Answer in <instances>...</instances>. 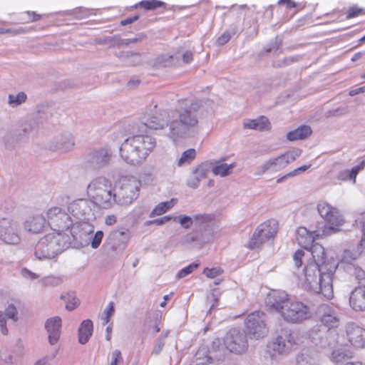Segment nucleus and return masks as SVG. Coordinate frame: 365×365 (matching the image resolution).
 Segmentation results:
<instances>
[{
    "label": "nucleus",
    "instance_id": "obj_1",
    "mask_svg": "<svg viewBox=\"0 0 365 365\" xmlns=\"http://www.w3.org/2000/svg\"><path fill=\"white\" fill-rule=\"evenodd\" d=\"M203 114L201 101H186L183 106L172 110V118L166 133L167 136L175 143L192 136L198 128L199 120Z\"/></svg>",
    "mask_w": 365,
    "mask_h": 365
},
{
    "label": "nucleus",
    "instance_id": "obj_2",
    "mask_svg": "<svg viewBox=\"0 0 365 365\" xmlns=\"http://www.w3.org/2000/svg\"><path fill=\"white\" fill-rule=\"evenodd\" d=\"M337 267L336 260L322 264V267L307 262L299 277V282L304 289L321 293L326 298L331 299L333 297V277Z\"/></svg>",
    "mask_w": 365,
    "mask_h": 365
},
{
    "label": "nucleus",
    "instance_id": "obj_3",
    "mask_svg": "<svg viewBox=\"0 0 365 365\" xmlns=\"http://www.w3.org/2000/svg\"><path fill=\"white\" fill-rule=\"evenodd\" d=\"M68 212L61 206L53 205L48 207L45 211L48 226L53 230L52 232L68 236L69 240L81 244L83 241L86 242L87 237L93 232V226L84 223L80 230L79 225L74 223Z\"/></svg>",
    "mask_w": 365,
    "mask_h": 365
},
{
    "label": "nucleus",
    "instance_id": "obj_4",
    "mask_svg": "<svg viewBox=\"0 0 365 365\" xmlns=\"http://www.w3.org/2000/svg\"><path fill=\"white\" fill-rule=\"evenodd\" d=\"M271 307L289 324H300L312 317L310 307L292 299L283 291H274L269 295Z\"/></svg>",
    "mask_w": 365,
    "mask_h": 365
},
{
    "label": "nucleus",
    "instance_id": "obj_5",
    "mask_svg": "<svg viewBox=\"0 0 365 365\" xmlns=\"http://www.w3.org/2000/svg\"><path fill=\"white\" fill-rule=\"evenodd\" d=\"M72 240L58 232H49L42 237L34 247V256L40 261L56 260Z\"/></svg>",
    "mask_w": 365,
    "mask_h": 365
},
{
    "label": "nucleus",
    "instance_id": "obj_6",
    "mask_svg": "<svg viewBox=\"0 0 365 365\" xmlns=\"http://www.w3.org/2000/svg\"><path fill=\"white\" fill-rule=\"evenodd\" d=\"M86 192L95 205L107 209L115 202L113 184L106 178L98 177L92 180L87 186Z\"/></svg>",
    "mask_w": 365,
    "mask_h": 365
},
{
    "label": "nucleus",
    "instance_id": "obj_7",
    "mask_svg": "<svg viewBox=\"0 0 365 365\" xmlns=\"http://www.w3.org/2000/svg\"><path fill=\"white\" fill-rule=\"evenodd\" d=\"M140 181L133 176L122 177L118 181V187L114 192L115 202L120 205H129L138 197Z\"/></svg>",
    "mask_w": 365,
    "mask_h": 365
},
{
    "label": "nucleus",
    "instance_id": "obj_8",
    "mask_svg": "<svg viewBox=\"0 0 365 365\" xmlns=\"http://www.w3.org/2000/svg\"><path fill=\"white\" fill-rule=\"evenodd\" d=\"M95 204L91 200L79 198L68 204L67 211L78 220L74 223L79 225L81 230L83 224H91L89 221L95 219Z\"/></svg>",
    "mask_w": 365,
    "mask_h": 365
},
{
    "label": "nucleus",
    "instance_id": "obj_9",
    "mask_svg": "<svg viewBox=\"0 0 365 365\" xmlns=\"http://www.w3.org/2000/svg\"><path fill=\"white\" fill-rule=\"evenodd\" d=\"M302 154V150L294 149L288 150L278 156L270 158L256 170V175H262L265 173H273L282 170L288 165L293 163Z\"/></svg>",
    "mask_w": 365,
    "mask_h": 365
},
{
    "label": "nucleus",
    "instance_id": "obj_10",
    "mask_svg": "<svg viewBox=\"0 0 365 365\" xmlns=\"http://www.w3.org/2000/svg\"><path fill=\"white\" fill-rule=\"evenodd\" d=\"M302 343V337L297 331L284 329L273 341L272 349L279 354H288L297 349Z\"/></svg>",
    "mask_w": 365,
    "mask_h": 365
},
{
    "label": "nucleus",
    "instance_id": "obj_11",
    "mask_svg": "<svg viewBox=\"0 0 365 365\" xmlns=\"http://www.w3.org/2000/svg\"><path fill=\"white\" fill-rule=\"evenodd\" d=\"M172 118V110H167L158 108L157 105L150 106L143 118L145 127L153 130H163L169 128Z\"/></svg>",
    "mask_w": 365,
    "mask_h": 365
},
{
    "label": "nucleus",
    "instance_id": "obj_12",
    "mask_svg": "<svg viewBox=\"0 0 365 365\" xmlns=\"http://www.w3.org/2000/svg\"><path fill=\"white\" fill-rule=\"evenodd\" d=\"M277 229L278 222L275 220L271 219L261 223L256 227L247 247L251 250L259 248L267 241L274 237Z\"/></svg>",
    "mask_w": 365,
    "mask_h": 365
},
{
    "label": "nucleus",
    "instance_id": "obj_13",
    "mask_svg": "<svg viewBox=\"0 0 365 365\" xmlns=\"http://www.w3.org/2000/svg\"><path fill=\"white\" fill-rule=\"evenodd\" d=\"M141 142L138 139L137 135H135L125 139L121 144L120 155L125 163L135 165L144 161L143 158L144 150H139Z\"/></svg>",
    "mask_w": 365,
    "mask_h": 365
},
{
    "label": "nucleus",
    "instance_id": "obj_14",
    "mask_svg": "<svg viewBox=\"0 0 365 365\" xmlns=\"http://www.w3.org/2000/svg\"><path fill=\"white\" fill-rule=\"evenodd\" d=\"M335 232L336 229L334 227L327 225L319 226L312 232H309L306 227H300L296 231V238L299 246L308 250L316 238L329 236Z\"/></svg>",
    "mask_w": 365,
    "mask_h": 365
},
{
    "label": "nucleus",
    "instance_id": "obj_15",
    "mask_svg": "<svg viewBox=\"0 0 365 365\" xmlns=\"http://www.w3.org/2000/svg\"><path fill=\"white\" fill-rule=\"evenodd\" d=\"M223 341L227 349L237 354L245 353L248 347L245 332L237 329H230L226 334Z\"/></svg>",
    "mask_w": 365,
    "mask_h": 365
},
{
    "label": "nucleus",
    "instance_id": "obj_16",
    "mask_svg": "<svg viewBox=\"0 0 365 365\" xmlns=\"http://www.w3.org/2000/svg\"><path fill=\"white\" fill-rule=\"evenodd\" d=\"M245 327L251 338H263L267 333L265 324V315L261 312H254L247 317Z\"/></svg>",
    "mask_w": 365,
    "mask_h": 365
},
{
    "label": "nucleus",
    "instance_id": "obj_17",
    "mask_svg": "<svg viewBox=\"0 0 365 365\" xmlns=\"http://www.w3.org/2000/svg\"><path fill=\"white\" fill-rule=\"evenodd\" d=\"M317 210L319 215L325 220L328 226H332L336 229L344 224V220L341 212L335 207L326 201H320L317 204ZM324 225L322 224V226Z\"/></svg>",
    "mask_w": 365,
    "mask_h": 365
},
{
    "label": "nucleus",
    "instance_id": "obj_18",
    "mask_svg": "<svg viewBox=\"0 0 365 365\" xmlns=\"http://www.w3.org/2000/svg\"><path fill=\"white\" fill-rule=\"evenodd\" d=\"M0 240L6 245L20 243L21 237L16 222L9 218L0 219Z\"/></svg>",
    "mask_w": 365,
    "mask_h": 365
},
{
    "label": "nucleus",
    "instance_id": "obj_19",
    "mask_svg": "<svg viewBox=\"0 0 365 365\" xmlns=\"http://www.w3.org/2000/svg\"><path fill=\"white\" fill-rule=\"evenodd\" d=\"M112 153L110 150L106 148H101L94 150L88 153L86 160L88 165L95 170H98L106 166L110 160Z\"/></svg>",
    "mask_w": 365,
    "mask_h": 365
},
{
    "label": "nucleus",
    "instance_id": "obj_20",
    "mask_svg": "<svg viewBox=\"0 0 365 365\" xmlns=\"http://www.w3.org/2000/svg\"><path fill=\"white\" fill-rule=\"evenodd\" d=\"M321 322L329 329L337 327L339 318L336 308L329 304H322L318 309Z\"/></svg>",
    "mask_w": 365,
    "mask_h": 365
},
{
    "label": "nucleus",
    "instance_id": "obj_21",
    "mask_svg": "<svg viewBox=\"0 0 365 365\" xmlns=\"http://www.w3.org/2000/svg\"><path fill=\"white\" fill-rule=\"evenodd\" d=\"M74 138L70 133H64L56 136L51 143L50 149L53 151L67 152L73 148Z\"/></svg>",
    "mask_w": 365,
    "mask_h": 365
},
{
    "label": "nucleus",
    "instance_id": "obj_22",
    "mask_svg": "<svg viewBox=\"0 0 365 365\" xmlns=\"http://www.w3.org/2000/svg\"><path fill=\"white\" fill-rule=\"evenodd\" d=\"M346 329L348 340L354 346L365 347V329L352 322L346 325Z\"/></svg>",
    "mask_w": 365,
    "mask_h": 365
},
{
    "label": "nucleus",
    "instance_id": "obj_23",
    "mask_svg": "<svg viewBox=\"0 0 365 365\" xmlns=\"http://www.w3.org/2000/svg\"><path fill=\"white\" fill-rule=\"evenodd\" d=\"M329 334L328 330L321 329L319 326L314 327L308 333L312 342L319 349H325L331 346V341L329 340Z\"/></svg>",
    "mask_w": 365,
    "mask_h": 365
},
{
    "label": "nucleus",
    "instance_id": "obj_24",
    "mask_svg": "<svg viewBox=\"0 0 365 365\" xmlns=\"http://www.w3.org/2000/svg\"><path fill=\"white\" fill-rule=\"evenodd\" d=\"M329 334L328 330L321 329L319 326L314 327L308 333L312 342L319 349H325L331 346V341L329 340Z\"/></svg>",
    "mask_w": 365,
    "mask_h": 365
},
{
    "label": "nucleus",
    "instance_id": "obj_25",
    "mask_svg": "<svg viewBox=\"0 0 365 365\" xmlns=\"http://www.w3.org/2000/svg\"><path fill=\"white\" fill-rule=\"evenodd\" d=\"M62 320L60 317L48 318L45 322V329L48 334V341L51 345L56 344L60 338Z\"/></svg>",
    "mask_w": 365,
    "mask_h": 365
},
{
    "label": "nucleus",
    "instance_id": "obj_26",
    "mask_svg": "<svg viewBox=\"0 0 365 365\" xmlns=\"http://www.w3.org/2000/svg\"><path fill=\"white\" fill-rule=\"evenodd\" d=\"M46 217L43 215H35L29 217L24 222V228L33 234H39L47 227Z\"/></svg>",
    "mask_w": 365,
    "mask_h": 365
},
{
    "label": "nucleus",
    "instance_id": "obj_27",
    "mask_svg": "<svg viewBox=\"0 0 365 365\" xmlns=\"http://www.w3.org/2000/svg\"><path fill=\"white\" fill-rule=\"evenodd\" d=\"M307 250L312 257L307 262L316 263L319 267H322V264H327L330 261L335 260L332 257L327 259L324 247L318 243H312Z\"/></svg>",
    "mask_w": 365,
    "mask_h": 365
},
{
    "label": "nucleus",
    "instance_id": "obj_28",
    "mask_svg": "<svg viewBox=\"0 0 365 365\" xmlns=\"http://www.w3.org/2000/svg\"><path fill=\"white\" fill-rule=\"evenodd\" d=\"M349 304L355 311H365V288L358 287L352 291L349 298Z\"/></svg>",
    "mask_w": 365,
    "mask_h": 365
},
{
    "label": "nucleus",
    "instance_id": "obj_29",
    "mask_svg": "<svg viewBox=\"0 0 365 365\" xmlns=\"http://www.w3.org/2000/svg\"><path fill=\"white\" fill-rule=\"evenodd\" d=\"M319 354L313 349H303L297 356V365H318Z\"/></svg>",
    "mask_w": 365,
    "mask_h": 365
},
{
    "label": "nucleus",
    "instance_id": "obj_30",
    "mask_svg": "<svg viewBox=\"0 0 365 365\" xmlns=\"http://www.w3.org/2000/svg\"><path fill=\"white\" fill-rule=\"evenodd\" d=\"M7 319L13 322L17 320V310L12 304L9 305L4 312L0 311V331L4 335H6L9 332L6 327Z\"/></svg>",
    "mask_w": 365,
    "mask_h": 365
},
{
    "label": "nucleus",
    "instance_id": "obj_31",
    "mask_svg": "<svg viewBox=\"0 0 365 365\" xmlns=\"http://www.w3.org/2000/svg\"><path fill=\"white\" fill-rule=\"evenodd\" d=\"M243 126L246 129L259 131H267L271 129V123L264 116H260L256 119H246L243 122Z\"/></svg>",
    "mask_w": 365,
    "mask_h": 365
},
{
    "label": "nucleus",
    "instance_id": "obj_32",
    "mask_svg": "<svg viewBox=\"0 0 365 365\" xmlns=\"http://www.w3.org/2000/svg\"><path fill=\"white\" fill-rule=\"evenodd\" d=\"M365 168V160H362L359 165L354 166L351 170L345 169L340 170L336 177L339 180H351L354 184L358 173Z\"/></svg>",
    "mask_w": 365,
    "mask_h": 365
},
{
    "label": "nucleus",
    "instance_id": "obj_33",
    "mask_svg": "<svg viewBox=\"0 0 365 365\" xmlns=\"http://www.w3.org/2000/svg\"><path fill=\"white\" fill-rule=\"evenodd\" d=\"M93 330L92 321L90 319L83 320L78 330V342L81 344H86L92 336Z\"/></svg>",
    "mask_w": 365,
    "mask_h": 365
},
{
    "label": "nucleus",
    "instance_id": "obj_34",
    "mask_svg": "<svg viewBox=\"0 0 365 365\" xmlns=\"http://www.w3.org/2000/svg\"><path fill=\"white\" fill-rule=\"evenodd\" d=\"M137 137L140 141H142L139 145V150H144L143 158L145 160L155 148L156 141L154 138L148 135H137Z\"/></svg>",
    "mask_w": 365,
    "mask_h": 365
},
{
    "label": "nucleus",
    "instance_id": "obj_35",
    "mask_svg": "<svg viewBox=\"0 0 365 365\" xmlns=\"http://www.w3.org/2000/svg\"><path fill=\"white\" fill-rule=\"evenodd\" d=\"M311 133L312 129L309 126L301 125L299 128L287 133V138L290 141L302 140L309 136Z\"/></svg>",
    "mask_w": 365,
    "mask_h": 365
},
{
    "label": "nucleus",
    "instance_id": "obj_36",
    "mask_svg": "<svg viewBox=\"0 0 365 365\" xmlns=\"http://www.w3.org/2000/svg\"><path fill=\"white\" fill-rule=\"evenodd\" d=\"M236 167V163L230 164L217 162L212 168V172L215 175L220 177H226L232 173L233 169Z\"/></svg>",
    "mask_w": 365,
    "mask_h": 365
},
{
    "label": "nucleus",
    "instance_id": "obj_37",
    "mask_svg": "<svg viewBox=\"0 0 365 365\" xmlns=\"http://www.w3.org/2000/svg\"><path fill=\"white\" fill-rule=\"evenodd\" d=\"M176 201L175 199H171L169 201L162 202L158 204L150 213V217L156 215H161L170 210L175 204Z\"/></svg>",
    "mask_w": 365,
    "mask_h": 365
},
{
    "label": "nucleus",
    "instance_id": "obj_38",
    "mask_svg": "<svg viewBox=\"0 0 365 365\" xmlns=\"http://www.w3.org/2000/svg\"><path fill=\"white\" fill-rule=\"evenodd\" d=\"M27 99V96L24 92H19L15 94H9L8 96V104L13 108L17 107Z\"/></svg>",
    "mask_w": 365,
    "mask_h": 365
},
{
    "label": "nucleus",
    "instance_id": "obj_39",
    "mask_svg": "<svg viewBox=\"0 0 365 365\" xmlns=\"http://www.w3.org/2000/svg\"><path fill=\"white\" fill-rule=\"evenodd\" d=\"M204 349H200L197 351L194 359L192 360L190 365H207L211 363V357L207 356Z\"/></svg>",
    "mask_w": 365,
    "mask_h": 365
},
{
    "label": "nucleus",
    "instance_id": "obj_40",
    "mask_svg": "<svg viewBox=\"0 0 365 365\" xmlns=\"http://www.w3.org/2000/svg\"><path fill=\"white\" fill-rule=\"evenodd\" d=\"M361 250L359 248L357 250L353 249H347L344 251L343 255L341 257V262L351 264L353 261L356 259L360 255Z\"/></svg>",
    "mask_w": 365,
    "mask_h": 365
},
{
    "label": "nucleus",
    "instance_id": "obj_41",
    "mask_svg": "<svg viewBox=\"0 0 365 365\" xmlns=\"http://www.w3.org/2000/svg\"><path fill=\"white\" fill-rule=\"evenodd\" d=\"M196 156V151L193 148H190L184 151L178 161V166L181 167L192 161Z\"/></svg>",
    "mask_w": 365,
    "mask_h": 365
},
{
    "label": "nucleus",
    "instance_id": "obj_42",
    "mask_svg": "<svg viewBox=\"0 0 365 365\" xmlns=\"http://www.w3.org/2000/svg\"><path fill=\"white\" fill-rule=\"evenodd\" d=\"M126 64L130 66H136L140 63L141 58L140 54L138 53L124 52L120 56Z\"/></svg>",
    "mask_w": 365,
    "mask_h": 365
},
{
    "label": "nucleus",
    "instance_id": "obj_43",
    "mask_svg": "<svg viewBox=\"0 0 365 365\" xmlns=\"http://www.w3.org/2000/svg\"><path fill=\"white\" fill-rule=\"evenodd\" d=\"M66 13L68 15L73 16L76 19H83L87 18L93 14L91 9L83 7L76 8L73 10L68 11Z\"/></svg>",
    "mask_w": 365,
    "mask_h": 365
},
{
    "label": "nucleus",
    "instance_id": "obj_44",
    "mask_svg": "<svg viewBox=\"0 0 365 365\" xmlns=\"http://www.w3.org/2000/svg\"><path fill=\"white\" fill-rule=\"evenodd\" d=\"M165 3L158 0H144L135 5V7L140 6L146 10H154L158 7L163 6Z\"/></svg>",
    "mask_w": 365,
    "mask_h": 365
},
{
    "label": "nucleus",
    "instance_id": "obj_45",
    "mask_svg": "<svg viewBox=\"0 0 365 365\" xmlns=\"http://www.w3.org/2000/svg\"><path fill=\"white\" fill-rule=\"evenodd\" d=\"M209 170L208 165L205 163L199 165L192 172V175H195L200 181L205 178L207 173Z\"/></svg>",
    "mask_w": 365,
    "mask_h": 365
},
{
    "label": "nucleus",
    "instance_id": "obj_46",
    "mask_svg": "<svg viewBox=\"0 0 365 365\" xmlns=\"http://www.w3.org/2000/svg\"><path fill=\"white\" fill-rule=\"evenodd\" d=\"M41 282L46 287H56L60 285L63 280L60 277L47 276L41 279Z\"/></svg>",
    "mask_w": 365,
    "mask_h": 365
},
{
    "label": "nucleus",
    "instance_id": "obj_47",
    "mask_svg": "<svg viewBox=\"0 0 365 365\" xmlns=\"http://www.w3.org/2000/svg\"><path fill=\"white\" fill-rule=\"evenodd\" d=\"M199 264L197 263H192L189 264L188 266L181 269L177 274L176 277L178 279H182L185 277L187 275L192 273L197 267Z\"/></svg>",
    "mask_w": 365,
    "mask_h": 365
},
{
    "label": "nucleus",
    "instance_id": "obj_48",
    "mask_svg": "<svg viewBox=\"0 0 365 365\" xmlns=\"http://www.w3.org/2000/svg\"><path fill=\"white\" fill-rule=\"evenodd\" d=\"M114 312V303L110 302H109L108 307L103 312V316L102 317L103 324L109 323L110 318L113 315Z\"/></svg>",
    "mask_w": 365,
    "mask_h": 365
},
{
    "label": "nucleus",
    "instance_id": "obj_49",
    "mask_svg": "<svg viewBox=\"0 0 365 365\" xmlns=\"http://www.w3.org/2000/svg\"><path fill=\"white\" fill-rule=\"evenodd\" d=\"M123 361L122 354L120 350H114L110 355L109 365H120Z\"/></svg>",
    "mask_w": 365,
    "mask_h": 365
},
{
    "label": "nucleus",
    "instance_id": "obj_50",
    "mask_svg": "<svg viewBox=\"0 0 365 365\" xmlns=\"http://www.w3.org/2000/svg\"><path fill=\"white\" fill-rule=\"evenodd\" d=\"M223 272V270L220 267H212V268H205L203 270V274H205L209 278H215L219 275H220Z\"/></svg>",
    "mask_w": 365,
    "mask_h": 365
},
{
    "label": "nucleus",
    "instance_id": "obj_51",
    "mask_svg": "<svg viewBox=\"0 0 365 365\" xmlns=\"http://www.w3.org/2000/svg\"><path fill=\"white\" fill-rule=\"evenodd\" d=\"M103 237V232L102 231H97L94 235L92 237V240L91 242V245L92 248L96 249L98 248L102 241V239Z\"/></svg>",
    "mask_w": 365,
    "mask_h": 365
},
{
    "label": "nucleus",
    "instance_id": "obj_52",
    "mask_svg": "<svg viewBox=\"0 0 365 365\" xmlns=\"http://www.w3.org/2000/svg\"><path fill=\"white\" fill-rule=\"evenodd\" d=\"M57 350L50 355L45 356L37 360L34 365H51V361L56 357Z\"/></svg>",
    "mask_w": 365,
    "mask_h": 365
},
{
    "label": "nucleus",
    "instance_id": "obj_53",
    "mask_svg": "<svg viewBox=\"0 0 365 365\" xmlns=\"http://www.w3.org/2000/svg\"><path fill=\"white\" fill-rule=\"evenodd\" d=\"M178 222L183 228L189 229L193 224V218L187 215H180Z\"/></svg>",
    "mask_w": 365,
    "mask_h": 365
},
{
    "label": "nucleus",
    "instance_id": "obj_54",
    "mask_svg": "<svg viewBox=\"0 0 365 365\" xmlns=\"http://www.w3.org/2000/svg\"><path fill=\"white\" fill-rule=\"evenodd\" d=\"M165 344V340L161 339L158 336V338L155 341V344L153 348L152 354L158 355L163 349V347Z\"/></svg>",
    "mask_w": 365,
    "mask_h": 365
},
{
    "label": "nucleus",
    "instance_id": "obj_55",
    "mask_svg": "<svg viewBox=\"0 0 365 365\" xmlns=\"http://www.w3.org/2000/svg\"><path fill=\"white\" fill-rule=\"evenodd\" d=\"M212 220V217L207 214H199L195 215L193 217V221L198 222L199 224H204L210 222Z\"/></svg>",
    "mask_w": 365,
    "mask_h": 365
},
{
    "label": "nucleus",
    "instance_id": "obj_56",
    "mask_svg": "<svg viewBox=\"0 0 365 365\" xmlns=\"http://www.w3.org/2000/svg\"><path fill=\"white\" fill-rule=\"evenodd\" d=\"M304 257V252L302 250H297L293 255V260L296 267H299L302 264V258Z\"/></svg>",
    "mask_w": 365,
    "mask_h": 365
},
{
    "label": "nucleus",
    "instance_id": "obj_57",
    "mask_svg": "<svg viewBox=\"0 0 365 365\" xmlns=\"http://www.w3.org/2000/svg\"><path fill=\"white\" fill-rule=\"evenodd\" d=\"M21 274L26 279L34 280L38 278V275L26 268H22L21 269Z\"/></svg>",
    "mask_w": 365,
    "mask_h": 365
},
{
    "label": "nucleus",
    "instance_id": "obj_58",
    "mask_svg": "<svg viewBox=\"0 0 365 365\" xmlns=\"http://www.w3.org/2000/svg\"><path fill=\"white\" fill-rule=\"evenodd\" d=\"M200 182V181L192 174L187 180V185L191 188L196 189L199 186Z\"/></svg>",
    "mask_w": 365,
    "mask_h": 365
},
{
    "label": "nucleus",
    "instance_id": "obj_59",
    "mask_svg": "<svg viewBox=\"0 0 365 365\" xmlns=\"http://www.w3.org/2000/svg\"><path fill=\"white\" fill-rule=\"evenodd\" d=\"M230 34L228 31H225L220 36L218 37L217 43L220 46L225 45L230 41Z\"/></svg>",
    "mask_w": 365,
    "mask_h": 365
},
{
    "label": "nucleus",
    "instance_id": "obj_60",
    "mask_svg": "<svg viewBox=\"0 0 365 365\" xmlns=\"http://www.w3.org/2000/svg\"><path fill=\"white\" fill-rule=\"evenodd\" d=\"M170 220H171V217L166 215V216H163L162 217L149 221L148 224L149 225L154 224V225H162L165 224V222L170 221Z\"/></svg>",
    "mask_w": 365,
    "mask_h": 365
},
{
    "label": "nucleus",
    "instance_id": "obj_61",
    "mask_svg": "<svg viewBox=\"0 0 365 365\" xmlns=\"http://www.w3.org/2000/svg\"><path fill=\"white\" fill-rule=\"evenodd\" d=\"M78 304V300L75 297L68 300L66 304V309L68 311H72L75 309Z\"/></svg>",
    "mask_w": 365,
    "mask_h": 365
},
{
    "label": "nucleus",
    "instance_id": "obj_62",
    "mask_svg": "<svg viewBox=\"0 0 365 365\" xmlns=\"http://www.w3.org/2000/svg\"><path fill=\"white\" fill-rule=\"evenodd\" d=\"M362 12L361 9L351 8L346 15V19H349L359 15Z\"/></svg>",
    "mask_w": 365,
    "mask_h": 365
},
{
    "label": "nucleus",
    "instance_id": "obj_63",
    "mask_svg": "<svg viewBox=\"0 0 365 365\" xmlns=\"http://www.w3.org/2000/svg\"><path fill=\"white\" fill-rule=\"evenodd\" d=\"M193 59V54L191 51H187L182 55V61L185 63H190Z\"/></svg>",
    "mask_w": 365,
    "mask_h": 365
},
{
    "label": "nucleus",
    "instance_id": "obj_64",
    "mask_svg": "<svg viewBox=\"0 0 365 365\" xmlns=\"http://www.w3.org/2000/svg\"><path fill=\"white\" fill-rule=\"evenodd\" d=\"M208 300L212 303L210 311L218 305V298L214 293H212L211 295L208 297Z\"/></svg>",
    "mask_w": 365,
    "mask_h": 365
}]
</instances>
